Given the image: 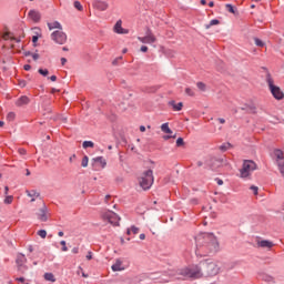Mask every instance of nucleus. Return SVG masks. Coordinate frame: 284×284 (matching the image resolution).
I'll use <instances>...</instances> for the list:
<instances>
[{"mask_svg":"<svg viewBox=\"0 0 284 284\" xmlns=\"http://www.w3.org/2000/svg\"><path fill=\"white\" fill-rule=\"evenodd\" d=\"M49 79L50 81H57V75H51Z\"/></svg>","mask_w":284,"mask_h":284,"instance_id":"59","label":"nucleus"},{"mask_svg":"<svg viewBox=\"0 0 284 284\" xmlns=\"http://www.w3.org/2000/svg\"><path fill=\"white\" fill-rule=\"evenodd\" d=\"M24 70L28 72V71H30V70H32V67L30 65V64H24Z\"/></svg>","mask_w":284,"mask_h":284,"instance_id":"49","label":"nucleus"},{"mask_svg":"<svg viewBox=\"0 0 284 284\" xmlns=\"http://www.w3.org/2000/svg\"><path fill=\"white\" fill-rule=\"evenodd\" d=\"M108 201H110V195H105L104 197V202L108 203Z\"/></svg>","mask_w":284,"mask_h":284,"instance_id":"63","label":"nucleus"},{"mask_svg":"<svg viewBox=\"0 0 284 284\" xmlns=\"http://www.w3.org/2000/svg\"><path fill=\"white\" fill-rule=\"evenodd\" d=\"M140 240H141V241H145V234H143V233L140 234Z\"/></svg>","mask_w":284,"mask_h":284,"instance_id":"60","label":"nucleus"},{"mask_svg":"<svg viewBox=\"0 0 284 284\" xmlns=\"http://www.w3.org/2000/svg\"><path fill=\"white\" fill-rule=\"evenodd\" d=\"M28 252H30V253L34 252V247L32 245H29L28 246Z\"/></svg>","mask_w":284,"mask_h":284,"instance_id":"55","label":"nucleus"},{"mask_svg":"<svg viewBox=\"0 0 284 284\" xmlns=\"http://www.w3.org/2000/svg\"><path fill=\"white\" fill-rule=\"evenodd\" d=\"M14 119H17V113H14V112H9V113L7 114V121L12 122V121H14Z\"/></svg>","mask_w":284,"mask_h":284,"instance_id":"30","label":"nucleus"},{"mask_svg":"<svg viewBox=\"0 0 284 284\" xmlns=\"http://www.w3.org/2000/svg\"><path fill=\"white\" fill-rule=\"evenodd\" d=\"M38 236H40L41 239H45V236H48V232L45 230H40L38 231Z\"/></svg>","mask_w":284,"mask_h":284,"instance_id":"38","label":"nucleus"},{"mask_svg":"<svg viewBox=\"0 0 284 284\" xmlns=\"http://www.w3.org/2000/svg\"><path fill=\"white\" fill-rule=\"evenodd\" d=\"M27 196L31 199V203H34L39 196H41V193L37 190H27L26 191Z\"/></svg>","mask_w":284,"mask_h":284,"instance_id":"15","label":"nucleus"},{"mask_svg":"<svg viewBox=\"0 0 284 284\" xmlns=\"http://www.w3.org/2000/svg\"><path fill=\"white\" fill-rule=\"evenodd\" d=\"M230 148H231V144H230V143H226V144H222V145L220 146V150H221L222 152H226V150H230Z\"/></svg>","mask_w":284,"mask_h":284,"instance_id":"40","label":"nucleus"},{"mask_svg":"<svg viewBox=\"0 0 284 284\" xmlns=\"http://www.w3.org/2000/svg\"><path fill=\"white\" fill-rule=\"evenodd\" d=\"M3 39L6 41H8V40L16 41V43H20L21 42V39L13 37L12 33H10V32L4 33L3 34Z\"/></svg>","mask_w":284,"mask_h":284,"instance_id":"24","label":"nucleus"},{"mask_svg":"<svg viewBox=\"0 0 284 284\" xmlns=\"http://www.w3.org/2000/svg\"><path fill=\"white\" fill-rule=\"evenodd\" d=\"M37 217L42 223H45L48 221V206L43 204V206L39 210V213H37Z\"/></svg>","mask_w":284,"mask_h":284,"instance_id":"13","label":"nucleus"},{"mask_svg":"<svg viewBox=\"0 0 284 284\" xmlns=\"http://www.w3.org/2000/svg\"><path fill=\"white\" fill-rule=\"evenodd\" d=\"M220 21L216 19H213L210 21L209 24H206V30H210V28H212V26H219Z\"/></svg>","mask_w":284,"mask_h":284,"instance_id":"31","label":"nucleus"},{"mask_svg":"<svg viewBox=\"0 0 284 284\" xmlns=\"http://www.w3.org/2000/svg\"><path fill=\"white\" fill-rule=\"evenodd\" d=\"M254 41H255V45H257V48H263L265 45V42H263L258 38H254Z\"/></svg>","mask_w":284,"mask_h":284,"instance_id":"35","label":"nucleus"},{"mask_svg":"<svg viewBox=\"0 0 284 284\" xmlns=\"http://www.w3.org/2000/svg\"><path fill=\"white\" fill-rule=\"evenodd\" d=\"M139 183L142 190H150L154 184V172L151 169L144 171Z\"/></svg>","mask_w":284,"mask_h":284,"instance_id":"3","label":"nucleus"},{"mask_svg":"<svg viewBox=\"0 0 284 284\" xmlns=\"http://www.w3.org/2000/svg\"><path fill=\"white\" fill-rule=\"evenodd\" d=\"M258 278H261V281H264L265 283L274 284V277L270 274L260 273Z\"/></svg>","mask_w":284,"mask_h":284,"instance_id":"20","label":"nucleus"},{"mask_svg":"<svg viewBox=\"0 0 284 284\" xmlns=\"http://www.w3.org/2000/svg\"><path fill=\"white\" fill-rule=\"evenodd\" d=\"M169 105H172V108H173V110H174L175 112H181V111L183 110V102H179V103L176 104V102L170 101V102H169Z\"/></svg>","mask_w":284,"mask_h":284,"instance_id":"22","label":"nucleus"},{"mask_svg":"<svg viewBox=\"0 0 284 284\" xmlns=\"http://www.w3.org/2000/svg\"><path fill=\"white\" fill-rule=\"evenodd\" d=\"M48 28L49 30H63V27L59 23V21L49 22Z\"/></svg>","mask_w":284,"mask_h":284,"instance_id":"23","label":"nucleus"},{"mask_svg":"<svg viewBox=\"0 0 284 284\" xmlns=\"http://www.w3.org/2000/svg\"><path fill=\"white\" fill-rule=\"evenodd\" d=\"M140 132H145V126L144 125L140 126Z\"/></svg>","mask_w":284,"mask_h":284,"instance_id":"62","label":"nucleus"},{"mask_svg":"<svg viewBox=\"0 0 284 284\" xmlns=\"http://www.w3.org/2000/svg\"><path fill=\"white\" fill-rule=\"evenodd\" d=\"M225 8H226L227 12H231V14H236V9L234 8V6L227 3V4H225Z\"/></svg>","mask_w":284,"mask_h":284,"instance_id":"29","label":"nucleus"},{"mask_svg":"<svg viewBox=\"0 0 284 284\" xmlns=\"http://www.w3.org/2000/svg\"><path fill=\"white\" fill-rule=\"evenodd\" d=\"M79 252V247H73L72 248V254H77Z\"/></svg>","mask_w":284,"mask_h":284,"instance_id":"57","label":"nucleus"},{"mask_svg":"<svg viewBox=\"0 0 284 284\" xmlns=\"http://www.w3.org/2000/svg\"><path fill=\"white\" fill-rule=\"evenodd\" d=\"M93 163H98L102 170L108 165V161L103 156H97L92 159Z\"/></svg>","mask_w":284,"mask_h":284,"instance_id":"21","label":"nucleus"},{"mask_svg":"<svg viewBox=\"0 0 284 284\" xmlns=\"http://www.w3.org/2000/svg\"><path fill=\"white\" fill-rule=\"evenodd\" d=\"M277 168L282 174V176H284V160H281L277 164Z\"/></svg>","mask_w":284,"mask_h":284,"instance_id":"32","label":"nucleus"},{"mask_svg":"<svg viewBox=\"0 0 284 284\" xmlns=\"http://www.w3.org/2000/svg\"><path fill=\"white\" fill-rule=\"evenodd\" d=\"M254 170H256V163L252 160H245L243 162L242 169L240 170L241 179H247V176H251Z\"/></svg>","mask_w":284,"mask_h":284,"instance_id":"5","label":"nucleus"},{"mask_svg":"<svg viewBox=\"0 0 284 284\" xmlns=\"http://www.w3.org/2000/svg\"><path fill=\"white\" fill-rule=\"evenodd\" d=\"M12 201H14V197L12 195H7L4 199L6 205L12 204Z\"/></svg>","mask_w":284,"mask_h":284,"instance_id":"34","label":"nucleus"},{"mask_svg":"<svg viewBox=\"0 0 284 284\" xmlns=\"http://www.w3.org/2000/svg\"><path fill=\"white\" fill-rule=\"evenodd\" d=\"M60 245H62V252H68V246L65 245V241H61Z\"/></svg>","mask_w":284,"mask_h":284,"instance_id":"44","label":"nucleus"},{"mask_svg":"<svg viewBox=\"0 0 284 284\" xmlns=\"http://www.w3.org/2000/svg\"><path fill=\"white\" fill-rule=\"evenodd\" d=\"M122 26H123V21L118 20L113 27V32H115V34H130V30L123 29Z\"/></svg>","mask_w":284,"mask_h":284,"instance_id":"11","label":"nucleus"},{"mask_svg":"<svg viewBox=\"0 0 284 284\" xmlns=\"http://www.w3.org/2000/svg\"><path fill=\"white\" fill-rule=\"evenodd\" d=\"M31 57L33 61H39V53H32Z\"/></svg>","mask_w":284,"mask_h":284,"instance_id":"47","label":"nucleus"},{"mask_svg":"<svg viewBox=\"0 0 284 284\" xmlns=\"http://www.w3.org/2000/svg\"><path fill=\"white\" fill-rule=\"evenodd\" d=\"M112 272H123L125 267L123 266V261L115 260V263L111 266Z\"/></svg>","mask_w":284,"mask_h":284,"instance_id":"18","label":"nucleus"},{"mask_svg":"<svg viewBox=\"0 0 284 284\" xmlns=\"http://www.w3.org/2000/svg\"><path fill=\"white\" fill-rule=\"evenodd\" d=\"M24 57H32V52H30V51H24Z\"/></svg>","mask_w":284,"mask_h":284,"instance_id":"54","label":"nucleus"},{"mask_svg":"<svg viewBox=\"0 0 284 284\" xmlns=\"http://www.w3.org/2000/svg\"><path fill=\"white\" fill-rule=\"evenodd\" d=\"M29 18L31 21H34V23H39V21H41V13L37 10H30Z\"/></svg>","mask_w":284,"mask_h":284,"instance_id":"17","label":"nucleus"},{"mask_svg":"<svg viewBox=\"0 0 284 284\" xmlns=\"http://www.w3.org/2000/svg\"><path fill=\"white\" fill-rule=\"evenodd\" d=\"M139 234V227L136 226H131V229H128L126 230V234L130 235V234Z\"/></svg>","mask_w":284,"mask_h":284,"instance_id":"28","label":"nucleus"},{"mask_svg":"<svg viewBox=\"0 0 284 284\" xmlns=\"http://www.w3.org/2000/svg\"><path fill=\"white\" fill-rule=\"evenodd\" d=\"M37 41H39V37H38V36H33V37H32V42H33V43H37Z\"/></svg>","mask_w":284,"mask_h":284,"instance_id":"53","label":"nucleus"},{"mask_svg":"<svg viewBox=\"0 0 284 284\" xmlns=\"http://www.w3.org/2000/svg\"><path fill=\"white\" fill-rule=\"evenodd\" d=\"M87 261H92V251H89L87 254Z\"/></svg>","mask_w":284,"mask_h":284,"instance_id":"48","label":"nucleus"},{"mask_svg":"<svg viewBox=\"0 0 284 284\" xmlns=\"http://www.w3.org/2000/svg\"><path fill=\"white\" fill-rule=\"evenodd\" d=\"M82 148H83L84 150H88V148H94V142H92V141H84V142L82 143Z\"/></svg>","mask_w":284,"mask_h":284,"instance_id":"27","label":"nucleus"},{"mask_svg":"<svg viewBox=\"0 0 284 284\" xmlns=\"http://www.w3.org/2000/svg\"><path fill=\"white\" fill-rule=\"evenodd\" d=\"M256 247L262 250H272L274 247V242L268 240H256Z\"/></svg>","mask_w":284,"mask_h":284,"instance_id":"10","label":"nucleus"},{"mask_svg":"<svg viewBox=\"0 0 284 284\" xmlns=\"http://www.w3.org/2000/svg\"><path fill=\"white\" fill-rule=\"evenodd\" d=\"M161 130L164 132V134H172V130L170 129V124L169 123H163L161 125Z\"/></svg>","mask_w":284,"mask_h":284,"instance_id":"25","label":"nucleus"},{"mask_svg":"<svg viewBox=\"0 0 284 284\" xmlns=\"http://www.w3.org/2000/svg\"><path fill=\"white\" fill-rule=\"evenodd\" d=\"M209 165H210L211 170H216L217 168H222V165H227V162H225L223 159L212 158L210 160Z\"/></svg>","mask_w":284,"mask_h":284,"instance_id":"12","label":"nucleus"},{"mask_svg":"<svg viewBox=\"0 0 284 284\" xmlns=\"http://www.w3.org/2000/svg\"><path fill=\"white\" fill-rule=\"evenodd\" d=\"M18 152H19V154H21V156H23L28 153V151H26V149H19Z\"/></svg>","mask_w":284,"mask_h":284,"instance_id":"46","label":"nucleus"},{"mask_svg":"<svg viewBox=\"0 0 284 284\" xmlns=\"http://www.w3.org/2000/svg\"><path fill=\"white\" fill-rule=\"evenodd\" d=\"M273 156L276 161V165H278V163H281V161H284L283 152L281 151V149H275L273 151Z\"/></svg>","mask_w":284,"mask_h":284,"instance_id":"19","label":"nucleus"},{"mask_svg":"<svg viewBox=\"0 0 284 284\" xmlns=\"http://www.w3.org/2000/svg\"><path fill=\"white\" fill-rule=\"evenodd\" d=\"M92 6L95 8V10H100V12H104V10L109 8L108 2L101 0L93 1Z\"/></svg>","mask_w":284,"mask_h":284,"instance_id":"14","label":"nucleus"},{"mask_svg":"<svg viewBox=\"0 0 284 284\" xmlns=\"http://www.w3.org/2000/svg\"><path fill=\"white\" fill-rule=\"evenodd\" d=\"M44 280L50 281L51 283H54L57 281V278H54V274H52V273H45Z\"/></svg>","mask_w":284,"mask_h":284,"instance_id":"26","label":"nucleus"},{"mask_svg":"<svg viewBox=\"0 0 284 284\" xmlns=\"http://www.w3.org/2000/svg\"><path fill=\"white\" fill-rule=\"evenodd\" d=\"M38 72L42 77H48L50 74V71L48 69H39Z\"/></svg>","mask_w":284,"mask_h":284,"instance_id":"36","label":"nucleus"},{"mask_svg":"<svg viewBox=\"0 0 284 284\" xmlns=\"http://www.w3.org/2000/svg\"><path fill=\"white\" fill-rule=\"evenodd\" d=\"M121 59H123V57H118L112 61V65H119V61H121Z\"/></svg>","mask_w":284,"mask_h":284,"instance_id":"45","label":"nucleus"},{"mask_svg":"<svg viewBox=\"0 0 284 284\" xmlns=\"http://www.w3.org/2000/svg\"><path fill=\"white\" fill-rule=\"evenodd\" d=\"M101 216L103 221H108L109 223H111V225H119V221H121V217H119L116 213L109 210L102 212Z\"/></svg>","mask_w":284,"mask_h":284,"instance_id":"6","label":"nucleus"},{"mask_svg":"<svg viewBox=\"0 0 284 284\" xmlns=\"http://www.w3.org/2000/svg\"><path fill=\"white\" fill-rule=\"evenodd\" d=\"M51 39L55 43H59V45H63V43H65V41H68V36L63 31L58 30V31H53L51 33Z\"/></svg>","mask_w":284,"mask_h":284,"instance_id":"8","label":"nucleus"},{"mask_svg":"<svg viewBox=\"0 0 284 284\" xmlns=\"http://www.w3.org/2000/svg\"><path fill=\"white\" fill-rule=\"evenodd\" d=\"M217 185H223V180H217Z\"/></svg>","mask_w":284,"mask_h":284,"instance_id":"64","label":"nucleus"},{"mask_svg":"<svg viewBox=\"0 0 284 284\" xmlns=\"http://www.w3.org/2000/svg\"><path fill=\"white\" fill-rule=\"evenodd\" d=\"M74 8L77 9V10H79L80 12L81 11H83V6L81 4V2H79V1H74Z\"/></svg>","mask_w":284,"mask_h":284,"instance_id":"39","label":"nucleus"},{"mask_svg":"<svg viewBox=\"0 0 284 284\" xmlns=\"http://www.w3.org/2000/svg\"><path fill=\"white\" fill-rule=\"evenodd\" d=\"M185 94H187V97H194L195 95L194 90H192L190 88L185 89Z\"/></svg>","mask_w":284,"mask_h":284,"instance_id":"42","label":"nucleus"},{"mask_svg":"<svg viewBox=\"0 0 284 284\" xmlns=\"http://www.w3.org/2000/svg\"><path fill=\"white\" fill-rule=\"evenodd\" d=\"M182 145H185V142L183 141V138H179L176 140V148H182Z\"/></svg>","mask_w":284,"mask_h":284,"instance_id":"41","label":"nucleus"},{"mask_svg":"<svg viewBox=\"0 0 284 284\" xmlns=\"http://www.w3.org/2000/svg\"><path fill=\"white\" fill-rule=\"evenodd\" d=\"M16 263L18 265V272H21V274H26V271L28 270V266H26V263H28V258L23 253H19L17 255Z\"/></svg>","mask_w":284,"mask_h":284,"instance_id":"7","label":"nucleus"},{"mask_svg":"<svg viewBox=\"0 0 284 284\" xmlns=\"http://www.w3.org/2000/svg\"><path fill=\"white\" fill-rule=\"evenodd\" d=\"M140 50H141V52H148V47L146 45H142Z\"/></svg>","mask_w":284,"mask_h":284,"instance_id":"52","label":"nucleus"},{"mask_svg":"<svg viewBox=\"0 0 284 284\" xmlns=\"http://www.w3.org/2000/svg\"><path fill=\"white\" fill-rule=\"evenodd\" d=\"M196 256H210L219 252V240L213 233H203L195 237Z\"/></svg>","mask_w":284,"mask_h":284,"instance_id":"2","label":"nucleus"},{"mask_svg":"<svg viewBox=\"0 0 284 284\" xmlns=\"http://www.w3.org/2000/svg\"><path fill=\"white\" fill-rule=\"evenodd\" d=\"M10 191V189L8 186L4 187V194L6 196H8V192Z\"/></svg>","mask_w":284,"mask_h":284,"instance_id":"61","label":"nucleus"},{"mask_svg":"<svg viewBox=\"0 0 284 284\" xmlns=\"http://www.w3.org/2000/svg\"><path fill=\"white\" fill-rule=\"evenodd\" d=\"M138 40L141 43H156V37L152 33V30L148 29L146 36L138 37Z\"/></svg>","mask_w":284,"mask_h":284,"instance_id":"9","label":"nucleus"},{"mask_svg":"<svg viewBox=\"0 0 284 284\" xmlns=\"http://www.w3.org/2000/svg\"><path fill=\"white\" fill-rule=\"evenodd\" d=\"M196 85L201 90V92H205V90H207V85H205V83L203 82H197Z\"/></svg>","mask_w":284,"mask_h":284,"instance_id":"33","label":"nucleus"},{"mask_svg":"<svg viewBox=\"0 0 284 284\" xmlns=\"http://www.w3.org/2000/svg\"><path fill=\"white\" fill-rule=\"evenodd\" d=\"M221 272V267L216 262H202L201 266L181 268L178 274L184 278H203V276H216Z\"/></svg>","mask_w":284,"mask_h":284,"instance_id":"1","label":"nucleus"},{"mask_svg":"<svg viewBox=\"0 0 284 284\" xmlns=\"http://www.w3.org/2000/svg\"><path fill=\"white\" fill-rule=\"evenodd\" d=\"M266 83L274 99H276L277 101H282V99H284V93L281 88L274 85V79H272V74H270V72L266 73Z\"/></svg>","mask_w":284,"mask_h":284,"instance_id":"4","label":"nucleus"},{"mask_svg":"<svg viewBox=\"0 0 284 284\" xmlns=\"http://www.w3.org/2000/svg\"><path fill=\"white\" fill-rule=\"evenodd\" d=\"M250 190H252V192H253V194L256 196V194H258V187L257 186H255V185H252L251 187H250Z\"/></svg>","mask_w":284,"mask_h":284,"instance_id":"43","label":"nucleus"},{"mask_svg":"<svg viewBox=\"0 0 284 284\" xmlns=\"http://www.w3.org/2000/svg\"><path fill=\"white\" fill-rule=\"evenodd\" d=\"M16 281H18L19 283H26V278L24 277H18V278H16Z\"/></svg>","mask_w":284,"mask_h":284,"instance_id":"50","label":"nucleus"},{"mask_svg":"<svg viewBox=\"0 0 284 284\" xmlns=\"http://www.w3.org/2000/svg\"><path fill=\"white\" fill-rule=\"evenodd\" d=\"M65 63H68V59L61 58V65H65Z\"/></svg>","mask_w":284,"mask_h":284,"instance_id":"51","label":"nucleus"},{"mask_svg":"<svg viewBox=\"0 0 284 284\" xmlns=\"http://www.w3.org/2000/svg\"><path fill=\"white\" fill-rule=\"evenodd\" d=\"M217 121H219L220 123H222V124L225 123V119H223V118H219Z\"/></svg>","mask_w":284,"mask_h":284,"instance_id":"58","label":"nucleus"},{"mask_svg":"<svg viewBox=\"0 0 284 284\" xmlns=\"http://www.w3.org/2000/svg\"><path fill=\"white\" fill-rule=\"evenodd\" d=\"M28 103H30L28 95H22L16 101L17 108H23V105H28Z\"/></svg>","mask_w":284,"mask_h":284,"instance_id":"16","label":"nucleus"},{"mask_svg":"<svg viewBox=\"0 0 284 284\" xmlns=\"http://www.w3.org/2000/svg\"><path fill=\"white\" fill-rule=\"evenodd\" d=\"M164 141H170L172 139V135H163Z\"/></svg>","mask_w":284,"mask_h":284,"instance_id":"56","label":"nucleus"},{"mask_svg":"<svg viewBox=\"0 0 284 284\" xmlns=\"http://www.w3.org/2000/svg\"><path fill=\"white\" fill-rule=\"evenodd\" d=\"M88 163H89V158L88 155H84L81 162V166L82 168H88Z\"/></svg>","mask_w":284,"mask_h":284,"instance_id":"37","label":"nucleus"}]
</instances>
